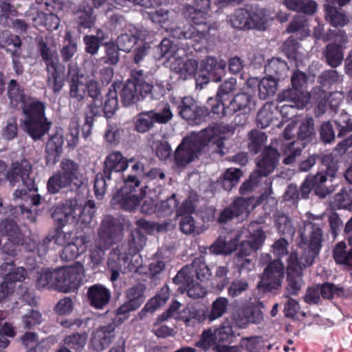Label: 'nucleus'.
<instances>
[{"instance_id":"obj_32","label":"nucleus","mask_w":352,"mask_h":352,"mask_svg":"<svg viewBox=\"0 0 352 352\" xmlns=\"http://www.w3.org/2000/svg\"><path fill=\"white\" fill-rule=\"evenodd\" d=\"M250 201V199L242 197L236 199L230 207L221 212V223L230 220L234 217H238L243 214H248Z\"/></svg>"},{"instance_id":"obj_62","label":"nucleus","mask_w":352,"mask_h":352,"mask_svg":"<svg viewBox=\"0 0 352 352\" xmlns=\"http://www.w3.org/2000/svg\"><path fill=\"white\" fill-rule=\"evenodd\" d=\"M307 30V19L302 16H294L286 29L287 33L300 32L308 34Z\"/></svg>"},{"instance_id":"obj_13","label":"nucleus","mask_w":352,"mask_h":352,"mask_svg":"<svg viewBox=\"0 0 352 352\" xmlns=\"http://www.w3.org/2000/svg\"><path fill=\"white\" fill-rule=\"evenodd\" d=\"M284 274L283 263L278 259L274 260L264 270L261 280L258 283V288L263 292H273L278 289Z\"/></svg>"},{"instance_id":"obj_28","label":"nucleus","mask_w":352,"mask_h":352,"mask_svg":"<svg viewBox=\"0 0 352 352\" xmlns=\"http://www.w3.org/2000/svg\"><path fill=\"white\" fill-rule=\"evenodd\" d=\"M88 299L92 307L102 309L111 298L110 291L102 285L96 284L90 287L87 292Z\"/></svg>"},{"instance_id":"obj_61","label":"nucleus","mask_w":352,"mask_h":352,"mask_svg":"<svg viewBox=\"0 0 352 352\" xmlns=\"http://www.w3.org/2000/svg\"><path fill=\"white\" fill-rule=\"evenodd\" d=\"M177 206V200L175 195H173L171 197L160 204H156L157 215L158 217H164L170 214Z\"/></svg>"},{"instance_id":"obj_2","label":"nucleus","mask_w":352,"mask_h":352,"mask_svg":"<svg viewBox=\"0 0 352 352\" xmlns=\"http://www.w3.org/2000/svg\"><path fill=\"white\" fill-rule=\"evenodd\" d=\"M8 95L10 105L23 111V130L34 140L41 139L51 125L45 116L44 104L27 96L23 88L15 80L9 82Z\"/></svg>"},{"instance_id":"obj_49","label":"nucleus","mask_w":352,"mask_h":352,"mask_svg":"<svg viewBox=\"0 0 352 352\" xmlns=\"http://www.w3.org/2000/svg\"><path fill=\"white\" fill-rule=\"evenodd\" d=\"M276 87L277 82L272 77L264 78L261 80L258 85L259 98L265 100L274 96L276 91Z\"/></svg>"},{"instance_id":"obj_36","label":"nucleus","mask_w":352,"mask_h":352,"mask_svg":"<svg viewBox=\"0 0 352 352\" xmlns=\"http://www.w3.org/2000/svg\"><path fill=\"white\" fill-rule=\"evenodd\" d=\"M283 5L289 10L312 15L316 10L318 5L313 0H283Z\"/></svg>"},{"instance_id":"obj_55","label":"nucleus","mask_w":352,"mask_h":352,"mask_svg":"<svg viewBox=\"0 0 352 352\" xmlns=\"http://www.w3.org/2000/svg\"><path fill=\"white\" fill-rule=\"evenodd\" d=\"M153 111L143 112L138 115L135 121V129L140 133L147 131L155 122L153 116Z\"/></svg>"},{"instance_id":"obj_6","label":"nucleus","mask_w":352,"mask_h":352,"mask_svg":"<svg viewBox=\"0 0 352 352\" xmlns=\"http://www.w3.org/2000/svg\"><path fill=\"white\" fill-rule=\"evenodd\" d=\"M122 231L121 226L113 217H104L99 229L98 237L90 250L89 258L93 267L102 261L105 250L122 238Z\"/></svg>"},{"instance_id":"obj_52","label":"nucleus","mask_w":352,"mask_h":352,"mask_svg":"<svg viewBox=\"0 0 352 352\" xmlns=\"http://www.w3.org/2000/svg\"><path fill=\"white\" fill-rule=\"evenodd\" d=\"M249 148L254 154L258 153L267 141V136L264 132L252 130L249 133Z\"/></svg>"},{"instance_id":"obj_45","label":"nucleus","mask_w":352,"mask_h":352,"mask_svg":"<svg viewBox=\"0 0 352 352\" xmlns=\"http://www.w3.org/2000/svg\"><path fill=\"white\" fill-rule=\"evenodd\" d=\"M145 287L142 284H138L126 291V302L138 309L144 301V293Z\"/></svg>"},{"instance_id":"obj_4","label":"nucleus","mask_w":352,"mask_h":352,"mask_svg":"<svg viewBox=\"0 0 352 352\" xmlns=\"http://www.w3.org/2000/svg\"><path fill=\"white\" fill-rule=\"evenodd\" d=\"M210 142L220 146V126H210L199 133H191L185 137L175 151V160L179 166H185L198 157L202 148Z\"/></svg>"},{"instance_id":"obj_15","label":"nucleus","mask_w":352,"mask_h":352,"mask_svg":"<svg viewBox=\"0 0 352 352\" xmlns=\"http://www.w3.org/2000/svg\"><path fill=\"white\" fill-rule=\"evenodd\" d=\"M250 235L248 239L243 240L238 250L237 256L243 258L257 251L263 245L265 240V234L258 223H252L248 228Z\"/></svg>"},{"instance_id":"obj_60","label":"nucleus","mask_w":352,"mask_h":352,"mask_svg":"<svg viewBox=\"0 0 352 352\" xmlns=\"http://www.w3.org/2000/svg\"><path fill=\"white\" fill-rule=\"evenodd\" d=\"M265 70L271 74L280 77L287 70V65L280 58H273L265 66Z\"/></svg>"},{"instance_id":"obj_57","label":"nucleus","mask_w":352,"mask_h":352,"mask_svg":"<svg viewBox=\"0 0 352 352\" xmlns=\"http://www.w3.org/2000/svg\"><path fill=\"white\" fill-rule=\"evenodd\" d=\"M324 42L331 41V43H336L344 48L347 43L348 37L346 32L341 30H329L322 38Z\"/></svg>"},{"instance_id":"obj_38","label":"nucleus","mask_w":352,"mask_h":352,"mask_svg":"<svg viewBox=\"0 0 352 352\" xmlns=\"http://www.w3.org/2000/svg\"><path fill=\"white\" fill-rule=\"evenodd\" d=\"M324 10L326 18L334 27H343L351 21V16L344 12L338 10L331 5H325Z\"/></svg>"},{"instance_id":"obj_1","label":"nucleus","mask_w":352,"mask_h":352,"mask_svg":"<svg viewBox=\"0 0 352 352\" xmlns=\"http://www.w3.org/2000/svg\"><path fill=\"white\" fill-rule=\"evenodd\" d=\"M303 233H309V235H302L305 247L300 257L298 258L296 252H292L287 260V290L291 295L298 294L304 285L303 269L314 263L320 251L322 238V222L306 221Z\"/></svg>"},{"instance_id":"obj_39","label":"nucleus","mask_w":352,"mask_h":352,"mask_svg":"<svg viewBox=\"0 0 352 352\" xmlns=\"http://www.w3.org/2000/svg\"><path fill=\"white\" fill-rule=\"evenodd\" d=\"M116 87L117 88V86ZM138 87V85H137L136 80H127L126 83L122 85V88L118 86V88L120 90V97L124 105H129L140 99Z\"/></svg>"},{"instance_id":"obj_40","label":"nucleus","mask_w":352,"mask_h":352,"mask_svg":"<svg viewBox=\"0 0 352 352\" xmlns=\"http://www.w3.org/2000/svg\"><path fill=\"white\" fill-rule=\"evenodd\" d=\"M75 20L80 28H90L95 23L92 8L87 4H82L75 12Z\"/></svg>"},{"instance_id":"obj_42","label":"nucleus","mask_w":352,"mask_h":352,"mask_svg":"<svg viewBox=\"0 0 352 352\" xmlns=\"http://www.w3.org/2000/svg\"><path fill=\"white\" fill-rule=\"evenodd\" d=\"M229 22L236 29H250L248 7L235 10L234 13L229 16Z\"/></svg>"},{"instance_id":"obj_30","label":"nucleus","mask_w":352,"mask_h":352,"mask_svg":"<svg viewBox=\"0 0 352 352\" xmlns=\"http://www.w3.org/2000/svg\"><path fill=\"white\" fill-rule=\"evenodd\" d=\"M142 32L133 26H129L127 32L120 35L117 39V45L120 50L129 52L135 45L143 39Z\"/></svg>"},{"instance_id":"obj_59","label":"nucleus","mask_w":352,"mask_h":352,"mask_svg":"<svg viewBox=\"0 0 352 352\" xmlns=\"http://www.w3.org/2000/svg\"><path fill=\"white\" fill-rule=\"evenodd\" d=\"M271 104H265L258 112L256 122L258 126L264 129L268 126L272 122L274 116L271 109Z\"/></svg>"},{"instance_id":"obj_64","label":"nucleus","mask_w":352,"mask_h":352,"mask_svg":"<svg viewBox=\"0 0 352 352\" xmlns=\"http://www.w3.org/2000/svg\"><path fill=\"white\" fill-rule=\"evenodd\" d=\"M137 309L135 307L127 302L126 301L119 307L116 312V317L113 320L112 324L116 327L121 324L124 321L128 318V314L130 311Z\"/></svg>"},{"instance_id":"obj_43","label":"nucleus","mask_w":352,"mask_h":352,"mask_svg":"<svg viewBox=\"0 0 352 352\" xmlns=\"http://www.w3.org/2000/svg\"><path fill=\"white\" fill-rule=\"evenodd\" d=\"M34 25L36 28L41 26L45 27L48 30H55L60 25V19L54 14H45L43 12L38 13L36 17L34 19Z\"/></svg>"},{"instance_id":"obj_33","label":"nucleus","mask_w":352,"mask_h":352,"mask_svg":"<svg viewBox=\"0 0 352 352\" xmlns=\"http://www.w3.org/2000/svg\"><path fill=\"white\" fill-rule=\"evenodd\" d=\"M151 20L166 31L173 32L174 24L176 20V14L173 11H168L164 9H160L148 14Z\"/></svg>"},{"instance_id":"obj_21","label":"nucleus","mask_w":352,"mask_h":352,"mask_svg":"<svg viewBox=\"0 0 352 352\" xmlns=\"http://www.w3.org/2000/svg\"><path fill=\"white\" fill-rule=\"evenodd\" d=\"M69 76L70 78V97L77 102L82 100L86 94L87 76L79 74L78 69L69 67Z\"/></svg>"},{"instance_id":"obj_63","label":"nucleus","mask_w":352,"mask_h":352,"mask_svg":"<svg viewBox=\"0 0 352 352\" xmlns=\"http://www.w3.org/2000/svg\"><path fill=\"white\" fill-rule=\"evenodd\" d=\"M335 123L340 128L338 136L344 135L345 133L352 131V118L346 112H342L335 120Z\"/></svg>"},{"instance_id":"obj_25","label":"nucleus","mask_w":352,"mask_h":352,"mask_svg":"<svg viewBox=\"0 0 352 352\" xmlns=\"http://www.w3.org/2000/svg\"><path fill=\"white\" fill-rule=\"evenodd\" d=\"M310 96L307 92L300 89L292 87L290 89L283 90L278 95V102L288 101L293 103L298 109H303L309 102Z\"/></svg>"},{"instance_id":"obj_16","label":"nucleus","mask_w":352,"mask_h":352,"mask_svg":"<svg viewBox=\"0 0 352 352\" xmlns=\"http://www.w3.org/2000/svg\"><path fill=\"white\" fill-rule=\"evenodd\" d=\"M178 109L179 115L191 124H199L208 114L207 109L199 107L195 100L189 96L182 99Z\"/></svg>"},{"instance_id":"obj_18","label":"nucleus","mask_w":352,"mask_h":352,"mask_svg":"<svg viewBox=\"0 0 352 352\" xmlns=\"http://www.w3.org/2000/svg\"><path fill=\"white\" fill-rule=\"evenodd\" d=\"M188 269L183 267L175 276L173 282L185 286V289L189 297L194 299L204 297L206 294L205 287L197 282L192 276H188Z\"/></svg>"},{"instance_id":"obj_7","label":"nucleus","mask_w":352,"mask_h":352,"mask_svg":"<svg viewBox=\"0 0 352 352\" xmlns=\"http://www.w3.org/2000/svg\"><path fill=\"white\" fill-rule=\"evenodd\" d=\"M161 56L170 60V69L177 74L182 79L193 76L198 69V63L194 59H184L181 55L184 52L177 45H173L169 39H163L158 47Z\"/></svg>"},{"instance_id":"obj_20","label":"nucleus","mask_w":352,"mask_h":352,"mask_svg":"<svg viewBox=\"0 0 352 352\" xmlns=\"http://www.w3.org/2000/svg\"><path fill=\"white\" fill-rule=\"evenodd\" d=\"M195 346L206 352H220V327L214 326L203 331Z\"/></svg>"},{"instance_id":"obj_44","label":"nucleus","mask_w":352,"mask_h":352,"mask_svg":"<svg viewBox=\"0 0 352 352\" xmlns=\"http://www.w3.org/2000/svg\"><path fill=\"white\" fill-rule=\"evenodd\" d=\"M169 298V288L168 286L162 287L159 294L152 298L145 305L142 311L153 312L158 307L164 305Z\"/></svg>"},{"instance_id":"obj_56","label":"nucleus","mask_w":352,"mask_h":352,"mask_svg":"<svg viewBox=\"0 0 352 352\" xmlns=\"http://www.w3.org/2000/svg\"><path fill=\"white\" fill-rule=\"evenodd\" d=\"M80 123L77 119H72L70 121L68 132L65 134V140L67 146L74 148L77 146L79 140Z\"/></svg>"},{"instance_id":"obj_51","label":"nucleus","mask_w":352,"mask_h":352,"mask_svg":"<svg viewBox=\"0 0 352 352\" xmlns=\"http://www.w3.org/2000/svg\"><path fill=\"white\" fill-rule=\"evenodd\" d=\"M327 173H318L313 176L314 190L315 194L321 198H324L330 194L331 190L327 188L324 183L327 181Z\"/></svg>"},{"instance_id":"obj_50","label":"nucleus","mask_w":352,"mask_h":352,"mask_svg":"<svg viewBox=\"0 0 352 352\" xmlns=\"http://www.w3.org/2000/svg\"><path fill=\"white\" fill-rule=\"evenodd\" d=\"M242 172L238 168H230L221 178V186L227 190H231L239 182Z\"/></svg>"},{"instance_id":"obj_46","label":"nucleus","mask_w":352,"mask_h":352,"mask_svg":"<svg viewBox=\"0 0 352 352\" xmlns=\"http://www.w3.org/2000/svg\"><path fill=\"white\" fill-rule=\"evenodd\" d=\"M333 257L338 264L352 265V252L346 250V245L344 242L336 244L333 251Z\"/></svg>"},{"instance_id":"obj_58","label":"nucleus","mask_w":352,"mask_h":352,"mask_svg":"<svg viewBox=\"0 0 352 352\" xmlns=\"http://www.w3.org/2000/svg\"><path fill=\"white\" fill-rule=\"evenodd\" d=\"M87 336L82 334H73L65 338V344L74 352H80L85 345Z\"/></svg>"},{"instance_id":"obj_41","label":"nucleus","mask_w":352,"mask_h":352,"mask_svg":"<svg viewBox=\"0 0 352 352\" xmlns=\"http://www.w3.org/2000/svg\"><path fill=\"white\" fill-rule=\"evenodd\" d=\"M188 269V276H195L197 280L204 281L208 279L211 275V272L207 265L201 258H195L190 265L186 266Z\"/></svg>"},{"instance_id":"obj_34","label":"nucleus","mask_w":352,"mask_h":352,"mask_svg":"<svg viewBox=\"0 0 352 352\" xmlns=\"http://www.w3.org/2000/svg\"><path fill=\"white\" fill-rule=\"evenodd\" d=\"M344 48L336 43H329L322 51V56L333 68L340 66L344 59Z\"/></svg>"},{"instance_id":"obj_23","label":"nucleus","mask_w":352,"mask_h":352,"mask_svg":"<svg viewBox=\"0 0 352 352\" xmlns=\"http://www.w3.org/2000/svg\"><path fill=\"white\" fill-rule=\"evenodd\" d=\"M90 239L85 234L80 235L74 239L72 243L66 245L61 253L63 260L72 261L76 258L79 255L87 250Z\"/></svg>"},{"instance_id":"obj_27","label":"nucleus","mask_w":352,"mask_h":352,"mask_svg":"<svg viewBox=\"0 0 352 352\" xmlns=\"http://www.w3.org/2000/svg\"><path fill=\"white\" fill-rule=\"evenodd\" d=\"M253 98L247 93H239L236 94L228 104L226 99H221V105L223 106L222 113L224 115L234 114L238 111L247 107H250Z\"/></svg>"},{"instance_id":"obj_53","label":"nucleus","mask_w":352,"mask_h":352,"mask_svg":"<svg viewBox=\"0 0 352 352\" xmlns=\"http://www.w3.org/2000/svg\"><path fill=\"white\" fill-rule=\"evenodd\" d=\"M320 296L324 299H332L334 297H341L344 295L342 287L336 286L333 283H324L319 285Z\"/></svg>"},{"instance_id":"obj_37","label":"nucleus","mask_w":352,"mask_h":352,"mask_svg":"<svg viewBox=\"0 0 352 352\" xmlns=\"http://www.w3.org/2000/svg\"><path fill=\"white\" fill-rule=\"evenodd\" d=\"M47 72V85L52 89L54 92L60 91L64 85V68L58 65L56 67H50Z\"/></svg>"},{"instance_id":"obj_48","label":"nucleus","mask_w":352,"mask_h":352,"mask_svg":"<svg viewBox=\"0 0 352 352\" xmlns=\"http://www.w3.org/2000/svg\"><path fill=\"white\" fill-rule=\"evenodd\" d=\"M63 144V136L62 130H57L56 132L52 135L46 144V152L49 155L54 157L59 155L62 150Z\"/></svg>"},{"instance_id":"obj_22","label":"nucleus","mask_w":352,"mask_h":352,"mask_svg":"<svg viewBox=\"0 0 352 352\" xmlns=\"http://www.w3.org/2000/svg\"><path fill=\"white\" fill-rule=\"evenodd\" d=\"M316 158H318L322 165L326 167L327 174L334 177L338 170V162L336 160L331 153L322 154L321 155H311L306 160L301 162L300 169L302 171H308L315 164Z\"/></svg>"},{"instance_id":"obj_26","label":"nucleus","mask_w":352,"mask_h":352,"mask_svg":"<svg viewBox=\"0 0 352 352\" xmlns=\"http://www.w3.org/2000/svg\"><path fill=\"white\" fill-rule=\"evenodd\" d=\"M132 161L133 159L128 160L124 157L120 152L113 151L109 153L104 160V173L106 177L110 179L112 172L118 173L125 170L129 163Z\"/></svg>"},{"instance_id":"obj_12","label":"nucleus","mask_w":352,"mask_h":352,"mask_svg":"<svg viewBox=\"0 0 352 352\" xmlns=\"http://www.w3.org/2000/svg\"><path fill=\"white\" fill-rule=\"evenodd\" d=\"M314 131L313 118H307L301 122L298 133V140L284 145L283 150V154L285 155L283 159L284 164H293L296 157L300 156L302 150L305 146V143L302 141L309 140L314 134Z\"/></svg>"},{"instance_id":"obj_17","label":"nucleus","mask_w":352,"mask_h":352,"mask_svg":"<svg viewBox=\"0 0 352 352\" xmlns=\"http://www.w3.org/2000/svg\"><path fill=\"white\" fill-rule=\"evenodd\" d=\"M82 272L83 267L80 264L53 270L54 286L71 287L78 280V276Z\"/></svg>"},{"instance_id":"obj_31","label":"nucleus","mask_w":352,"mask_h":352,"mask_svg":"<svg viewBox=\"0 0 352 352\" xmlns=\"http://www.w3.org/2000/svg\"><path fill=\"white\" fill-rule=\"evenodd\" d=\"M196 8L188 6L186 8L185 15L191 22L197 25H205L206 17L204 11L209 7V3L211 0H195Z\"/></svg>"},{"instance_id":"obj_19","label":"nucleus","mask_w":352,"mask_h":352,"mask_svg":"<svg viewBox=\"0 0 352 352\" xmlns=\"http://www.w3.org/2000/svg\"><path fill=\"white\" fill-rule=\"evenodd\" d=\"M116 325L110 323L96 329L91 338V344L97 351H102L107 348L115 338Z\"/></svg>"},{"instance_id":"obj_3","label":"nucleus","mask_w":352,"mask_h":352,"mask_svg":"<svg viewBox=\"0 0 352 352\" xmlns=\"http://www.w3.org/2000/svg\"><path fill=\"white\" fill-rule=\"evenodd\" d=\"M146 243L144 236L133 234L129 241V252L126 254L122 247L113 249L108 260V267L111 272V280L118 279L120 273L135 272L142 264V256L138 252Z\"/></svg>"},{"instance_id":"obj_54","label":"nucleus","mask_w":352,"mask_h":352,"mask_svg":"<svg viewBox=\"0 0 352 352\" xmlns=\"http://www.w3.org/2000/svg\"><path fill=\"white\" fill-rule=\"evenodd\" d=\"M118 90L116 86H111L104 102V111L107 116L110 117L118 109Z\"/></svg>"},{"instance_id":"obj_24","label":"nucleus","mask_w":352,"mask_h":352,"mask_svg":"<svg viewBox=\"0 0 352 352\" xmlns=\"http://www.w3.org/2000/svg\"><path fill=\"white\" fill-rule=\"evenodd\" d=\"M219 65L215 58L212 57H208L204 60L201 63L199 76L197 78V85L207 84L209 80L218 82L220 80L219 76H217Z\"/></svg>"},{"instance_id":"obj_35","label":"nucleus","mask_w":352,"mask_h":352,"mask_svg":"<svg viewBox=\"0 0 352 352\" xmlns=\"http://www.w3.org/2000/svg\"><path fill=\"white\" fill-rule=\"evenodd\" d=\"M0 270L5 274L4 280L14 286L15 282H21L26 277V270L21 267H15L12 263H4L0 266Z\"/></svg>"},{"instance_id":"obj_47","label":"nucleus","mask_w":352,"mask_h":352,"mask_svg":"<svg viewBox=\"0 0 352 352\" xmlns=\"http://www.w3.org/2000/svg\"><path fill=\"white\" fill-rule=\"evenodd\" d=\"M0 232L16 243H22L23 235L14 221L5 220L2 221L0 224Z\"/></svg>"},{"instance_id":"obj_9","label":"nucleus","mask_w":352,"mask_h":352,"mask_svg":"<svg viewBox=\"0 0 352 352\" xmlns=\"http://www.w3.org/2000/svg\"><path fill=\"white\" fill-rule=\"evenodd\" d=\"M81 183L82 176L78 165L72 160H63L60 164V170L48 179L47 190L50 194H56L63 188L72 186L78 187Z\"/></svg>"},{"instance_id":"obj_8","label":"nucleus","mask_w":352,"mask_h":352,"mask_svg":"<svg viewBox=\"0 0 352 352\" xmlns=\"http://www.w3.org/2000/svg\"><path fill=\"white\" fill-rule=\"evenodd\" d=\"M278 158L279 153L276 149L270 146L265 148L257 159L256 170L241 184L240 194L245 195L252 192L258 186L260 178L267 177L274 171L278 164Z\"/></svg>"},{"instance_id":"obj_10","label":"nucleus","mask_w":352,"mask_h":352,"mask_svg":"<svg viewBox=\"0 0 352 352\" xmlns=\"http://www.w3.org/2000/svg\"><path fill=\"white\" fill-rule=\"evenodd\" d=\"M232 314L231 321L227 325H221V342L233 337L232 324L240 328H245L248 323L258 324L263 320V314L257 307L228 308Z\"/></svg>"},{"instance_id":"obj_29","label":"nucleus","mask_w":352,"mask_h":352,"mask_svg":"<svg viewBox=\"0 0 352 352\" xmlns=\"http://www.w3.org/2000/svg\"><path fill=\"white\" fill-rule=\"evenodd\" d=\"M250 29L265 30L269 20L266 9L257 5L248 6Z\"/></svg>"},{"instance_id":"obj_14","label":"nucleus","mask_w":352,"mask_h":352,"mask_svg":"<svg viewBox=\"0 0 352 352\" xmlns=\"http://www.w3.org/2000/svg\"><path fill=\"white\" fill-rule=\"evenodd\" d=\"M32 167L26 159L12 164L10 170L7 172V179L12 186L21 183L28 188L34 186V181L30 177Z\"/></svg>"},{"instance_id":"obj_11","label":"nucleus","mask_w":352,"mask_h":352,"mask_svg":"<svg viewBox=\"0 0 352 352\" xmlns=\"http://www.w3.org/2000/svg\"><path fill=\"white\" fill-rule=\"evenodd\" d=\"M140 181L135 176L129 175L124 182V186L113 197L122 208L132 210L138 207L140 200L145 196L146 191L142 188L137 190Z\"/></svg>"},{"instance_id":"obj_5","label":"nucleus","mask_w":352,"mask_h":352,"mask_svg":"<svg viewBox=\"0 0 352 352\" xmlns=\"http://www.w3.org/2000/svg\"><path fill=\"white\" fill-rule=\"evenodd\" d=\"M94 213L95 204L93 201H88L82 207L76 199H68L54 208L52 217L60 226H64L67 223H75L88 224Z\"/></svg>"}]
</instances>
